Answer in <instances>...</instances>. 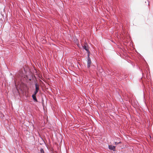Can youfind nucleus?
Masks as SVG:
<instances>
[{"label":"nucleus","mask_w":153,"mask_h":153,"mask_svg":"<svg viewBox=\"0 0 153 153\" xmlns=\"http://www.w3.org/2000/svg\"><path fill=\"white\" fill-rule=\"evenodd\" d=\"M38 92V91H36V90H35L34 92V94H33V95H36V94H37V93Z\"/></svg>","instance_id":"obj_7"},{"label":"nucleus","mask_w":153,"mask_h":153,"mask_svg":"<svg viewBox=\"0 0 153 153\" xmlns=\"http://www.w3.org/2000/svg\"><path fill=\"white\" fill-rule=\"evenodd\" d=\"M32 123V126H33V127H34V125H33V123Z\"/></svg>","instance_id":"obj_10"},{"label":"nucleus","mask_w":153,"mask_h":153,"mask_svg":"<svg viewBox=\"0 0 153 153\" xmlns=\"http://www.w3.org/2000/svg\"><path fill=\"white\" fill-rule=\"evenodd\" d=\"M33 100H34V102H37L38 101L36 97V95H34L33 94L32 96Z\"/></svg>","instance_id":"obj_3"},{"label":"nucleus","mask_w":153,"mask_h":153,"mask_svg":"<svg viewBox=\"0 0 153 153\" xmlns=\"http://www.w3.org/2000/svg\"><path fill=\"white\" fill-rule=\"evenodd\" d=\"M121 143V142H118V143L117 142H115V144L116 145H118L119 143Z\"/></svg>","instance_id":"obj_9"},{"label":"nucleus","mask_w":153,"mask_h":153,"mask_svg":"<svg viewBox=\"0 0 153 153\" xmlns=\"http://www.w3.org/2000/svg\"><path fill=\"white\" fill-rule=\"evenodd\" d=\"M87 60V67L88 68H89L90 67V65L91 64V62L90 57L88 58Z\"/></svg>","instance_id":"obj_1"},{"label":"nucleus","mask_w":153,"mask_h":153,"mask_svg":"<svg viewBox=\"0 0 153 153\" xmlns=\"http://www.w3.org/2000/svg\"><path fill=\"white\" fill-rule=\"evenodd\" d=\"M83 48L87 51L88 50V49L87 48V47L85 45H84L83 46Z\"/></svg>","instance_id":"obj_5"},{"label":"nucleus","mask_w":153,"mask_h":153,"mask_svg":"<svg viewBox=\"0 0 153 153\" xmlns=\"http://www.w3.org/2000/svg\"><path fill=\"white\" fill-rule=\"evenodd\" d=\"M35 90L37 91H39V85L36 83L35 84Z\"/></svg>","instance_id":"obj_2"},{"label":"nucleus","mask_w":153,"mask_h":153,"mask_svg":"<svg viewBox=\"0 0 153 153\" xmlns=\"http://www.w3.org/2000/svg\"><path fill=\"white\" fill-rule=\"evenodd\" d=\"M108 147L109 149L111 150H114L115 147V146H113L112 145H109Z\"/></svg>","instance_id":"obj_4"},{"label":"nucleus","mask_w":153,"mask_h":153,"mask_svg":"<svg viewBox=\"0 0 153 153\" xmlns=\"http://www.w3.org/2000/svg\"><path fill=\"white\" fill-rule=\"evenodd\" d=\"M149 136L150 137V138H151V136L150 135H149Z\"/></svg>","instance_id":"obj_11"},{"label":"nucleus","mask_w":153,"mask_h":153,"mask_svg":"<svg viewBox=\"0 0 153 153\" xmlns=\"http://www.w3.org/2000/svg\"><path fill=\"white\" fill-rule=\"evenodd\" d=\"M87 52L88 54V57H89V55H90V51H89V50L88 51H87Z\"/></svg>","instance_id":"obj_6"},{"label":"nucleus","mask_w":153,"mask_h":153,"mask_svg":"<svg viewBox=\"0 0 153 153\" xmlns=\"http://www.w3.org/2000/svg\"><path fill=\"white\" fill-rule=\"evenodd\" d=\"M41 153H44V150L43 149H42L40 150Z\"/></svg>","instance_id":"obj_8"}]
</instances>
